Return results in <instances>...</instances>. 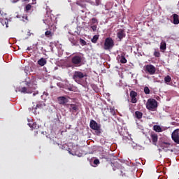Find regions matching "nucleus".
Listing matches in <instances>:
<instances>
[{"label": "nucleus", "instance_id": "nucleus-34", "mask_svg": "<svg viewBox=\"0 0 179 179\" xmlns=\"http://www.w3.org/2000/svg\"><path fill=\"white\" fill-rule=\"evenodd\" d=\"M92 31H97V24L90 25Z\"/></svg>", "mask_w": 179, "mask_h": 179}, {"label": "nucleus", "instance_id": "nucleus-10", "mask_svg": "<svg viewBox=\"0 0 179 179\" xmlns=\"http://www.w3.org/2000/svg\"><path fill=\"white\" fill-rule=\"evenodd\" d=\"M138 96V93L135 91H131L130 92V97H131V101L135 104V103H138V99L136 97Z\"/></svg>", "mask_w": 179, "mask_h": 179}, {"label": "nucleus", "instance_id": "nucleus-37", "mask_svg": "<svg viewBox=\"0 0 179 179\" xmlns=\"http://www.w3.org/2000/svg\"><path fill=\"white\" fill-rule=\"evenodd\" d=\"M80 44L83 45H86V42H85V41L83 40V39H82V38L80 39Z\"/></svg>", "mask_w": 179, "mask_h": 179}, {"label": "nucleus", "instance_id": "nucleus-13", "mask_svg": "<svg viewBox=\"0 0 179 179\" xmlns=\"http://www.w3.org/2000/svg\"><path fill=\"white\" fill-rule=\"evenodd\" d=\"M20 92L21 93H24V94H31V93H33V90H31V88L29 87H23Z\"/></svg>", "mask_w": 179, "mask_h": 179}, {"label": "nucleus", "instance_id": "nucleus-18", "mask_svg": "<svg viewBox=\"0 0 179 179\" xmlns=\"http://www.w3.org/2000/svg\"><path fill=\"white\" fill-rule=\"evenodd\" d=\"M118 58L121 64H127V59L125 58V54L122 53L120 56H118Z\"/></svg>", "mask_w": 179, "mask_h": 179}, {"label": "nucleus", "instance_id": "nucleus-42", "mask_svg": "<svg viewBox=\"0 0 179 179\" xmlns=\"http://www.w3.org/2000/svg\"><path fill=\"white\" fill-rule=\"evenodd\" d=\"M69 90L72 91V88H69Z\"/></svg>", "mask_w": 179, "mask_h": 179}, {"label": "nucleus", "instance_id": "nucleus-32", "mask_svg": "<svg viewBox=\"0 0 179 179\" xmlns=\"http://www.w3.org/2000/svg\"><path fill=\"white\" fill-rule=\"evenodd\" d=\"M144 93L145 94H150V90H149V87H144Z\"/></svg>", "mask_w": 179, "mask_h": 179}, {"label": "nucleus", "instance_id": "nucleus-27", "mask_svg": "<svg viewBox=\"0 0 179 179\" xmlns=\"http://www.w3.org/2000/svg\"><path fill=\"white\" fill-rule=\"evenodd\" d=\"M143 115V113H142L141 112H139V111L135 112V116L138 120H141Z\"/></svg>", "mask_w": 179, "mask_h": 179}, {"label": "nucleus", "instance_id": "nucleus-29", "mask_svg": "<svg viewBox=\"0 0 179 179\" xmlns=\"http://www.w3.org/2000/svg\"><path fill=\"white\" fill-rule=\"evenodd\" d=\"M99 24V20L96 17H93L91 19L90 25Z\"/></svg>", "mask_w": 179, "mask_h": 179}, {"label": "nucleus", "instance_id": "nucleus-43", "mask_svg": "<svg viewBox=\"0 0 179 179\" xmlns=\"http://www.w3.org/2000/svg\"><path fill=\"white\" fill-rule=\"evenodd\" d=\"M36 1H37V0H32L33 2H36Z\"/></svg>", "mask_w": 179, "mask_h": 179}, {"label": "nucleus", "instance_id": "nucleus-33", "mask_svg": "<svg viewBox=\"0 0 179 179\" xmlns=\"http://www.w3.org/2000/svg\"><path fill=\"white\" fill-rule=\"evenodd\" d=\"M31 9V5L27 4V5L25 6L24 10H25V12H28V11L30 10Z\"/></svg>", "mask_w": 179, "mask_h": 179}, {"label": "nucleus", "instance_id": "nucleus-25", "mask_svg": "<svg viewBox=\"0 0 179 179\" xmlns=\"http://www.w3.org/2000/svg\"><path fill=\"white\" fill-rule=\"evenodd\" d=\"M8 19V15L0 10V20H3V18Z\"/></svg>", "mask_w": 179, "mask_h": 179}, {"label": "nucleus", "instance_id": "nucleus-31", "mask_svg": "<svg viewBox=\"0 0 179 179\" xmlns=\"http://www.w3.org/2000/svg\"><path fill=\"white\" fill-rule=\"evenodd\" d=\"M97 40H99V35H94L92 38L91 41L92 43L96 44V43H97Z\"/></svg>", "mask_w": 179, "mask_h": 179}, {"label": "nucleus", "instance_id": "nucleus-21", "mask_svg": "<svg viewBox=\"0 0 179 179\" xmlns=\"http://www.w3.org/2000/svg\"><path fill=\"white\" fill-rule=\"evenodd\" d=\"M79 108H78V105L71 103L70 104V111H78Z\"/></svg>", "mask_w": 179, "mask_h": 179}, {"label": "nucleus", "instance_id": "nucleus-35", "mask_svg": "<svg viewBox=\"0 0 179 179\" xmlns=\"http://www.w3.org/2000/svg\"><path fill=\"white\" fill-rule=\"evenodd\" d=\"M154 57H156L157 58H159V57H160V52L155 51L154 52Z\"/></svg>", "mask_w": 179, "mask_h": 179}, {"label": "nucleus", "instance_id": "nucleus-46", "mask_svg": "<svg viewBox=\"0 0 179 179\" xmlns=\"http://www.w3.org/2000/svg\"><path fill=\"white\" fill-rule=\"evenodd\" d=\"M96 1H100V0H96Z\"/></svg>", "mask_w": 179, "mask_h": 179}, {"label": "nucleus", "instance_id": "nucleus-19", "mask_svg": "<svg viewBox=\"0 0 179 179\" xmlns=\"http://www.w3.org/2000/svg\"><path fill=\"white\" fill-rule=\"evenodd\" d=\"M45 37H47L48 38H52V36H54V32H52L51 30H47L45 32Z\"/></svg>", "mask_w": 179, "mask_h": 179}, {"label": "nucleus", "instance_id": "nucleus-15", "mask_svg": "<svg viewBox=\"0 0 179 179\" xmlns=\"http://www.w3.org/2000/svg\"><path fill=\"white\" fill-rule=\"evenodd\" d=\"M57 100L59 101V104H62V106H65V104L68 103V99L65 96H59Z\"/></svg>", "mask_w": 179, "mask_h": 179}, {"label": "nucleus", "instance_id": "nucleus-44", "mask_svg": "<svg viewBox=\"0 0 179 179\" xmlns=\"http://www.w3.org/2000/svg\"><path fill=\"white\" fill-rule=\"evenodd\" d=\"M33 96H36V93H34V94H33Z\"/></svg>", "mask_w": 179, "mask_h": 179}, {"label": "nucleus", "instance_id": "nucleus-20", "mask_svg": "<svg viewBox=\"0 0 179 179\" xmlns=\"http://www.w3.org/2000/svg\"><path fill=\"white\" fill-rule=\"evenodd\" d=\"M38 65H40V66H44V65H45V64H47V59H45L44 58H41L38 61Z\"/></svg>", "mask_w": 179, "mask_h": 179}, {"label": "nucleus", "instance_id": "nucleus-41", "mask_svg": "<svg viewBox=\"0 0 179 179\" xmlns=\"http://www.w3.org/2000/svg\"><path fill=\"white\" fill-rule=\"evenodd\" d=\"M24 2H26V1H29V0H22Z\"/></svg>", "mask_w": 179, "mask_h": 179}, {"label": "nucleus", "instance_id": "nucleus-1", "mask_svg": "<svg viewBox=\"0 0 179 179\" xmlns=\"http://www.w3.org/2000/svg\"><path fill=\"white\" fill-rule=\"evenodd\" d=\"M106 160H110V164L114 171L120 168V175H122V177H128V176H129V166L125 165L124 166H121L122 164H127L128 163V161L127 159H124V158L120 159L118 157L113 158L111 159V158L108 157L106 158Z\"/></svg>", "mask_w": 179, "mask_h": 179}, {"label": "nucleus", "instance_id": "nucleus-7", "mask_svg": "<svg viewBox=\"0 0 179 179\" xmlns=\"http://www.w3.org/2000/svg\"><path fill=\"white\" fill-rule=\"evenodd\" d=\"M43 22L45 24H48V26H52V23H54V15L47 13L43 19Z\"/></svg>", "mask_w": 179, "mask_h": 179}, {"label": "nucleus", "instance_id": "nucleus-4", "mask_svg": "<svg viewBox=\"0 0 179 179\" xmlns=\"http://www.w3.org/2000/svg\"><path fill=\"white\" fill-rule=\"evenodd\" d=\"M146 108L150 111H156L157 108V101L155 99H149L146 103Z\"/></svg>", "mask_w": 179, "mask_h": 179}, {"label": "nucleus", "instance_id": "nucleus-6", "mask_svg": "<svg viewBox=\"0 0 179 179\" xmlns=\"http://www.w3.org/2000/svg\"><path fill=\"white\" fill-rule=\"evenodd\" d=\"M114 40H113V38L108 37L105 39L104 44H103V50H106V51H108L114 47Z\"/></svg>", "mask_w": 179, "mask_h": 179}, {"label": "nucleus", "instance_id": "nucleus-45", "mask_svg": "<svg viewBox=\"0 0 179 179\" xmlns=\"http://www.w3.org/2000/svg\"><path fill=\"white\" fill-rule=\"evenodd\" d=\"M90 164H92V162H90Z\"/></svg>", "mask_w": 179, "mask_h": 179}, {"label": "nucleus", "instance_id": "nucleus-40", "mask_svg": "<svg viewBox=\"0 0 179 179\" xmlns=\"http://www.w3.org/2000/svg\"><path fill=\"white\" fill-rule=\"evenodd\" d=\"M30 83H27V86H29Z\"/></svg>", "mask_w": 179, "mask_h": 179}, {"label": "nucleus", "instance_id": "nucleus-12", "mask_svg": "<svg viewBox=\"0 0 179 179\" xmlns=\"http://www.w3.org/2000/svg\"><path fill=\"white\" fill-rule=\"evenodd\" d=\"M150 138L152 145H155L156 146L157 141H159V136L155 133H151Z\"/></svg>", "mask_w": 179, "mask_h": 179}, {"label": "nucleus", "instance_id": "nucleus-23", "mask_svg": "<svg viewBox=\"0 0 179 179\" xmlns=\"http://www.w3.org/2000/svg\"><path fill=\"white\" fill-rule=\"evenodd\" d=\"M159 48L161 51H166V41H162L161 42Z\"/></svg>", "mask_w": 179, "mask_h": 179}, {"label": "nucleus", "instance_id": "nucleus-24", "mask_svg": "<svg viewBox=\"0 0 179 179\" xmlns=\"http://www.w3.org/2000/svg\"><path fill=\"white\" fill-rule=\"evenodd\" d=\"M0 23H1L3 26H6V27H8L9 21L8 20V18L4 17L3 20H0Z\"/></svg>", "mask_w": 179, "mask_h": 179}, {"label": "nucleus", "instance_id": "nucleus-38", "mask_svg": "<svg viewBox=\"0 0 179 179\" xmlns=\"http://www.w3.org/2000/svg\"><path fill=\"white\" fill-rule=\"evenodd\" d=\"M23 22H25V20H27V15H24L22 17Z\"/></svg>", "mask_w": 179, "mask_h": 179}, {"label": "nucleus", "instance_id": "nucleus-5", "mask_svg": "<svg viewBox=\"0 0 179 179\" xmlns=\"http://www.w3.org/2000/svg\"><path fill=\"white\" fill-rule=\"evenodd\" d=\"M90 127L91 129L95 131L96 135L101 134V125L98 124L96 121L92 120L90 123Z\"/></svg>", "mask_w": 179, "mask_h": 179}, {"label": "nucleus", "instance_id": "nucleus-30", "mask_svg": "<svg viewBox=\"0 0 179 179\" xmlns=\"http://www.w3.org/2000/svg\"><path fill=\"white\" fill-rule=\"evenodd\" d=\"M99 164H100V160H99V159H95L93 161V164H92V166L93 167H97V166H99Z\"/></svg>", "mask_w": 179, "mask_h": 179}, {"label": "nucleus", "instance_id": "nucleus-2", "mask_svg": "<svg viewBox=\"0 0 179 179\" xmlns=\"http://www.w3.org/2000/svg\"><path fill=\"white\" fill-rule=\"evenodd\" d=\"M87 78V73H83L82 71H76L73 74V79L78 85H82L83 83V79Z\"/></svg>", "mask_w": 179, "mask_h": 179}, {"label": "nucleus", "instance_id": "nucleus-14", "mask_svg": "<svg viewBox=\"0 0 179 179\" xmlns=\"http://www.w3.org/2000/svg\"><path fill=\"white\" fill-rule=\"evenodd\" d=\"M78 150H79L78 147H73L71 150L69 149V153H70V155H72V156H79V152H78Z\"/></svg>", "mask_w": 179, "mask_h": 179}, {"label": "nucleus", "instance_id": "nucleus-22", "mask_svg": "<svg viewBox=\"0 0 179 179\" xmlns=\"http://www.w3.org/2000/svg\"><path fill=\"white\" fill-rule=\"evenodd\" d=\"M173 24H179V16L177 14L173 15Z\"/></svg>", "mask_w": 179, "mask_h": 179}, {"label": "nucleus", "instance_id": "nucleus-16", "mask_svg": "<svg viewBox=\"0 0 179 179\" xmlns=\"http://www.w3.org/2000/svg\"><path fill=\"white\" fill-rule=\"evenodd\" d=\"M161 148L164 149V150H167L169 148H171V143L167 142H163L161 143Z\"/></svg>", "mask_w": 179, "mask_h": 179}, {"label": "nucleus", "instance_id": "nucleus-39", "mask_svg": "<svg viewBox=\"0 0 179 179\" xmlns=\"http://www.w3.org/2000/svg\"><path fill=\"white\" fill-rule=\"evenodd\" d=\"M27 50V51H30V50H31V48L30 47H28Z\"/></svg>", "mask_w": 179, "mask_h": 179}, {"label": "nucleus", "instance_id": "nucleus-9", "mask_svg": "<svg viewBox=\"0 0 179 179\" xmlns=\"http://www.w3.org/2000/svg\"><path fill=\"white\" fill-rule=\"evenodd\" d=\"M171 138L175 143L179 145V129H176L172 132Z\"/></svg>", "mask_w": 179, "mask_h": 179}, {"label": "nucleus", "instance_id": "nucleus-26", "mask_svg": "<svg viewBox=\"0 0 179 179\" xmlns=\"http://www.w3.org/2000/svg\"><path fill=\"white\" fill-rule=\"evenodd\" d=\"M153 129L155 131V132H162L163 131L162 127L159 125H154Z\"/></svg>", "mask_w": 179, "mask_h": 179}, {"label": "nucleus", "instance_id": "nucleus-17", "mask_svg": "<svg viewBox=\"0 0 179 179\" xmlns=\"http://www.w3.org/2000/svg\"><path fill=\"white\" fill-rule=\"evenodd\" d=\"M87 2L86 0H77L76 3V5H78V6H80L81 8H86V3Z\"/></svg>", "mask_w": 179, "mask_h": 179}, {"label": "nucleus", "instance_id": "nucleus-36", "mask_svg": "<svg viewBox=\"0 0 179 179\" xmlns=\"http://www.w3.org/2000/svg\"><path fill=\"white\" fill-rule=\"evenodd\" d=\"M110 113L112 115H115V110H114V108H110Z\"/></svg>", "mask_w": 179, "mask_h": 179}, {"label": "nucleus", "instance_id": "nucleus-3", "mask_svg": "<svg viewBox=\"0 0 179 179\" xmlns=\"http://www.w3.org/2000/svg\"><path fill=\"white\" fill-rule=\"evenodd\" d=\"M84 59L83 55H75L71 57V64L75 66H81Z\"/></svg>", "mask_w": 179, "mask_h": 179}, {"label": "nucleus", "instance_id": "nucleus-28", "mask_svg": "<svg viewBox=\"0 0 179 179\" xmlns=\"http://www.w3.org/2000/svg\"><path fill=\"white\" fill-rule=\"evenodd\" d=\"M164 82L166 85H169L170 82H171V77L170 76H166L164 78Z\"/></svg>", "mask_w": 179, "mask_h": 179}, {"label": "nucleus", "instance_id": "nucleus-11", "mask_svg": "<svg viewBox=\"0 0 179 179\" xmlns=\"http://www.w3.org/2000/svg\"><path fill=\"white\" fill-rule=\"evenodd\" d=\"M126 34L124 29H119L117 33V37L119 38V41H122V38H124Z\"/></svg>", "mask_w": 179, "mask_h": 179}, {"label": "nucleus", "instance_id": "nucleus-8", "mask_svg": "<svg viewBox=\"0 0 179 179\" xmlns=\"http://www.w3.org/2000/svg\"><path fill=\"white\" fill-rule=\"evenodd\" d=\"M144 71L149 75H155L156 73V67L152 64H147L144 66Z\"/></svg>", "mask_w": 179, "mask_h": 179}]
</instances>
